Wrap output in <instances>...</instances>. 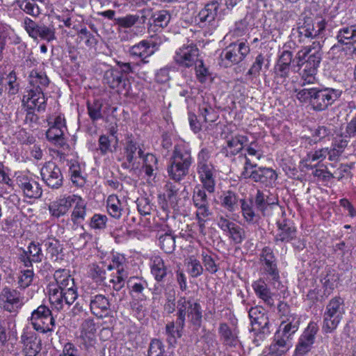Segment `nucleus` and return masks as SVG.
Segmentation results:
<instances>
[{
    "instance_id": "obj_1",
    "label": "nucleus",
    "mask_w": 356,
    "mask_h": 356,
    "mask_svg": "<svg viewBox=\"0 0 356 356\" xmlns=\"http://www.w3.org/2000/svg\"><path fill=\"white\" fill-rule=\"evenodd\" d=\"M55 283H50L48 286L49 301L57 311L69 307L77 299V289L74 278L67 269H58L54 273Z\"/></svg>"
},
{
    "instance_id": "obj_2",
    "label": "nucleus",
    "mask_w": 356,
    "mask_h": 356,
    "mask_svg": "<svg viewBox=\"0 0 356 356\" xmlns=\"http://www.w3.org/2000/svg\"><path fill=\"white\" fill-rule=\"evenodd\" d=\"M322 55V44L320 41H314L311 45L305 47L298 52L296 55L298 65L304 67L300 73L302 86L313 83L316 80L315 75L321 61Z\"/></svg>"
},
{
    "instance_id": "obj_3",
    "label": "nucleus",
    "mask_w": 356,
    "mask_h": 356,
    "mask_svg": "<svg viewBox=\"0 0 356 356\" xmlns=\"http://www.w3.org/2000/svg\"><path fill=\"white\" fill-rule=\"evenodd\" d=\"M193 163L190 145L184 141L175 144L167 168L169 177L176 182L181 181L188 174Z\"/></svg>"
},
{
    "instance_id": "obj_4",
    "label": "nucleus",
    "mask_w": 356,
    "mask_h": 356,
    "mask_svg": "<svg viewBox=\"0 0 356 356\" xmlns=\"http://www.w3.org/2000/svg\"><path fill=\"white\" fill-rule=\"evenodd\" d=\"M176 316L178 318V325H186V317L189 323L198 330L202 322V309L200 302L193 298L179 296L177 301Z\"/></svg>"
},
{
    "instance_id": "obj_5",
    "label": "nucleus",
    "mask_w": 356,
    "mask_h": 356,
    "mask_svg": "<svg viewBox=\"0 0 356 356\" xmlns=\"http://www.w3.org/2000/svg\"><path fill=\"white\" fill-rule=\"evenodd\" d=\"M211 152L207 148H202L197 156V173L204 188L209 193L215 191L216 170L210 161Z\"/></svg>"
},
{
    "instance_id": "obj_6",
    "label": "nucleus",
    "mask_w": 356,
    "mask_h": 356,
    "mask_svg": "<svg viewBox=\"0 0 356 356\" xmlns=\"http://www.w3.org/2000/svg\"><path fill=\"white\" fill-rule=\"evenodd\" d=\"M241 177L250 179L254 182H259L270 186L274 184L277 178L275 171L270 168L259 167L256 163L245 156V162Z\"/></svg>"
},
{
    "instance_id": "obj_7",
    "label": "nucleus",
    "mask_w": 356,
    "mask_h": 356,
    "mask_svg": "<svg viewBox=\"0 0 356 356\" xmlns=\"http://www.w3.org/2000/svg\"><path fill=\"white\" fill-rule=\"evenodd\" d=\"M343 299L339 296L332 298L326 305L323 314V331L331 333L335 330L345 313Z\"/></svg>"
},
{
    "instance_id": "obj_8",
    "label": "nucleus",
    "mask_w": 356,
    "mask_h": 356,
    "mask_svg": "<svg viewBox=\"0 0 356 356\" xmlns=\"http://www.w3.org/2000/svg\"><path fill=\"white\" fill-rule=\"evenodd\" d=\"M259 260L262 274L266 276V280L273 288L280 289L282 285L280 282L277 259L273 250L269 247L264 248L260 254Z\"/></svg>"
},
{
    "instance_id": "obj_9",
    "label": "nucleus",
    "mask_w": 356,
    "mask_h": 356,
    "mask_svg": "<svg viewBox=\"0 0 356 356\" xmlns=\"http://www.w3.org/2000/svg\"><path fill=\"white\" fill-rule=\"evenodd\" d=\"M252 330L256 331L254 342L264 341L270 333V321L268 314L264 308L259 306L252 307L248 311Z\"/></svg>"
},
{
    "instance_id": "obj_10",
    "label": "nucleus",
    "mask_w": 356,
    "mask_h": 356,
    "mask_svg": "<svg viewBox=\"0 0 356 356\" xmlns=\"http://www.w3.org/2000/svg\"><path fill=\"white\" fill-rule=\"evenodd\" d=\"M29 321L35 330L43 334L54 332L56 327L51 311L44 305L32 312Z\"/></svg>"
},
{
    "instance_id": "obj_11",
    "label": "nucleus",
    "mask_w": 356,
    "mask_h": 356,
    "mask_svg": "<svg viewBox=\"0 0 356 356\" xmlns=\"http://www.w3.org/2000/svg\"><path fill=\"white\" fill-rule=\"evenodd\" d=\"M341 93V90L332 88H315L311 106L316 111H325L340 97Z\"/></svg>"
},
{
    "instance_id": "obj_12",
    "label": "nucleus",
    "mask_w": 356,
    "mask_h": 356,
    "mask_svg": "<svg viewBox=\"0 0 356 356\" xmlns=\"http://www.w3.org/2000/svg\"><path fill=\"white\" fill-rule=\"evenodd\" d=\"M23 27L28 35L34 40L40 38L49 42L56 39V29L54 26L39 24L31 18L26 17L23 20Z\"/></svg>"
},
{
    "instance_id": "obj_13",
    "label": "nucleus",
    "mask_w": 356,
    "mask_h": 356,
    "mask_svg": "<svg viewBox=\"0 0 356 356\" xmlns=\"http://www.w3.org/2000/svg\"><path fill=\"white\" fill-rule=\"evenodd\" d=\"M207 191L204 186H195L193 194V202L196 211V218L197 220L200 228L202 231L204 228L206 218L211 215L209 209V203L206 194Z\"/></svg>"
},
{
    "instance_id": "obj_14",
    "label": "nucleus",
    "mask_w": 356,
    "mask_h": 356,
    "mask_svg": "<svg viewBox=\"0 0 356 356\" xmlns=\"http://www.w3.org/2000/svg\"><path fill=\"white\" fill-rule=\"evenodd\" d=\"M318 332V326L317 323L311 321L298 338L294 356H307L313 348Z\"/></svg>"
},
{
    "instance_id": "obj_15",
    "label": "nucleus",
    "mask_w": 356,
    "mask_h": 356,
    "mask_svg": "<svg viewBox=\"0 0 356 356\" xmlns=\"http://www.w3.org/2000/svg\"><path fill=\"white\" fill-rule=\"evenodd\" d=\"M200 50L193 43L183 44L175 51L173 60L179 67L189 68L200 60Z\"/></svg>"
},
{
    "instance_id": "obj_16",
    "label": "nucleus",
    "mask_w": 356,
    "mask_h": 356,
    "mask_svg": "<svg viewBox=\"0 0 356 356\" xmlns=\"http://www.w3.org/2000/svg\"><path fill=\"white\" fill-rule=\"evenodd\" d=\"M217 225L235 244H241L245 238L244 229L230 220L227 217L223 216H218Z\"/></svg>"
},
{
    "instance_id": "obj_17",
    "label": "nucleus",
    "mask_w": 356,
    "mask_h": 356,
    "mask_svg": "<svg viewBox=\"0 0 356 356\" xmlns=\"http://www.w3.org/2000/svg\"><path fill=\"white\" fill-rule=\"evenodd\" d=\"M40 175L49 188L57 189L63 185V177L61 170L54 162H46L40 169Z\"/></svg>"
},
{
    "instance_id": "obj_18",
    "label": "nucleus",
    "mask_w": 356,
    "mask_h": 356,
    "mask_svg": "<svg viewBox=\"0 0 356 356\" xmlns=\"http://www.w3.org/2000/svg\"><path fill=\"white\" fill-rule=\"evenodd\" d=\"M24 296L16 289L4 286L0 292V302L4 310L14 312L20 308L24 303Z\"/></svg>"
},
{
    "instance_id": "obj_19",
    "label": "nucleus",
    "mask_w": 356,
    "mask_h": 356,
    "mask_svg": "<svg viewBox=\"0 0 356 356\" xmlns=\"http://www.w3.org/2000/svg\"><path fill=\"white\" fill-rule=\"evenodd\" d=\"M250 47L245 42L233 43L229 44L221 53V58L225 60V65L237 64L242 61L249 54Z\"/></svg>"
},
{
    "instance_id": "obj_20",
    "label": "nucleus",
    "mask_w": 356,
    "mask_h": 356,
    "mask_svg": "<svg viewBox=\"0 0 356 356\" xmlns=\"http://www.w3.org/2000/svg\"><path fill=\"white\" fill-rule=\"evenodd\" d=\"M66 129L64 116L61 115L56 116L52 125L47 131V140L58 147H63L66 144V140L64 137V131Z\"/></svg>"
},
{
    "instance_id": "obj_21",
    "label": "nucleus",
    "mask_w": 356,
    "mask_h": 356,
    "mask_svg": "<svg viewBox=\"0 0 356 356\" xmlns=\"http://www.w3.org/2000/svg\"><path fill=\"white\" fill-rule=\"evenodd\" d=\"M220 3L216 1H211L199 12L195 17V21L200 27L204 28L213 26L218 17Z\"/></svg>"
},
{
    "instance_id": "obj_22",
    "label": "nucleus",
    "mask_w": 356,
    "mask_h": 356,
    "mask_svg": "<svg viewBox=\"0 0 356 356\" xmlns=\"http://www.w3.org/2000/svg\"><path fill=\"white\" fill-rule=\"evenodd\" d=\"M89 305L91 313L98 318L107 317L111 313V304L108 298L104 295H91Z\"/></svg>"
},
{
    "instance_id": "obj_23",
    "label": "nucleus",
    "mask_w": 356,
    "mask_h": 356,
    "mask_svg": "<svg viewBox=\"0 0 356 356\" xmlns=\"http://www.w3.org/2000/svg\"><path fill=\"white\" fill-rule=\"evenodd\" d=\"M17 184L25 197L38 199L42 196V189L33 178L26 175H19L17 177Z\"/></svg>"
},
{
    "instance_id": "obj_24",
    "label": "nucleus",
    "mask_w": 356,
    "mask_h": 356,
    "mask_svg": "<svg viewBox=\"0 0 356 356\" xmlns=\"http://www.w3.org/2000/svg\"><path fill=\"white\" fill-rule=\"evenodd\" d=\"M136 153L138 157L142 158L143 156V150L136 142L133 140L127 141L124 147L125 161L122 163V167L124 169L131 170L138 167L136 165Z\"/></svg>"
},
{
    "instance_id": "obj_25",
    "label": "nucleus",
    "mask_w": 356,
    "mask_h": 356,
    "mask_svg": "<svg viewBox=\"0 0 356 356\" xmlns=\"http://www.w3.org/2000/svg\"><path fill=\"white\" fill-rule=\"evenodd\" d=\"M325 26L326 22L324 19L314 22L312 19H308L298 26V32L300 36L314 38L319 36L324 31Z\"/></svg>"
},
{
    "instance_id": "obj_26",
    "label": "nucleus",
    "mask_w": 356,
    "mask_h": 356,
    "mask_svg": "<svg viewBox=\"0 0 356 356\" xmlns=\"http://www.w3.org/2000/svg\"><path fill=\"white\" fill-rule=\"evenodd\" d=\"M218 334L222 343L227 348H235L239 343L238 330L230 327L225 323H221L218 327Z\"/></svg>"
},
{
    "instance_id": "obj_27",
    "label": "nucleus",
    "mask_w": 356,
    "mask_h": 356,
    "mask_svg": "<svg viewBox=\"0 0 356 356\" xmlns=\"http://www.w3.org/2000/svg\"><path fill=\"white\" fill-rule=\"evenodd\" d=\"M71 220L74 229L77 228L85 220L86 216V202L79 195L72 194Z\"/></svg>"
},
{
    "instance_id": "obj_28",
    "label": "nucleus",
    "mask_w": 356,
    "mask_h": 356,
    "mask_svg": "<svg viewBox=\"0 0 356 356\" xmlns=\"http://www.w3.org/2000/svg\"><path fill=\"white\" fill-rule=\"evenodd\" d=\"M23 102L28 110L43 111L46 108V99L42 91L29 89L23 97Z\"/></svg>"
},
{
    "instance_id": "obj_29",
    "label": "nucleus",
    "mask_w": 356,
    "mask_h": 356,
    "mask_svg": "<svg viewBox=\"0 0 356 356\" xmlns=\"http://www.w3.org/2000/svg\"><path fill=\"white\" fill-rule=\"evenodd\" d=\"M72 195L60 196L49 205V211L51 216L58 218L65 216L72 207Z\"/></svg>"
},
{
    "instance_id": "obj_30",
    "label": "nucleus",
    "mask_w": 356,
    "mask_h": 356,
    "mask_svg": "<svg viewBox=\"0 0 356 356\" xmlns=\"http://www.w3.org/2000/svg\"><path fill=\"white\" fill-rule=\"evenodd\" d=\"M23 353L26 356H36L41 350V339L33 333L23 334L21 337Z\"/></svg>"
},
{
    "instance_id": "obj_31",
    "label": "nucleus",
    "mask_w": 356,
    "mask_h": 356,
    "mask_svg": "<svg viewBox=\"0 0 356 356\" xmlns=\"http://www.w3.org/2000/svg\"><path fill=\"white\" fill-rule=\"evenodd\" d=\"M277 232L275 240L276 242L288 243L296 238V229L289 220L284 219L277 222Z\"/></svg>"
},
{
    "instance_id": "obj_32",
    "label": "nucleus",
    "mask_w": 356,
    "mask_h": 356,
    "mask_svg": "<svg viewBox=\"0 0 356 356\" xmlns=\"http://www.w3.org/2000/svg\"><path fill=\"white\" fill-rule=\"evenodd\" d=\"M154 45L147 40H142L129 49L131 56L140 58L143 63H147V58L154 54Z\"/></svg>"
},
{
    "instance_id": "obj_33",
    "label": "nucleus",
    "mask_w": 356,
    "mask_h": 356,
    "mask_svg": "<svg viewBox=\"0 0 356 356\" xmlns=\"http://www.w3.org/2000/svg\"><path fill=\"white\" fill-rule=\"evenodd\" d=\"M151 274L157 282H163L170 270L163 259L159 256H154L150 259Z\"/></svg>"
},
{
    "instance_id": "obj_34",
    "label": "nucleus",
    "mask_w": 356,
    "mask_h": 356,
    "mask_svg": "<svg viewBox=\"0 0 356 356\" xmlns=\"http://www.w3.org/2000/svg\"><path fill=\"white\" fill-rule=\"evenodd\" d=\"M300 323V316H293L280 323L276 333L283 338L292 340L293 334L298 331Z\"/></svg>"
},
{
    "instance_id": "obj_35",
    "label": "nucleus",
    "mask_w": 356,
    "mask_h": 356,
    "mask_svg": "<svg viewBox=\"0 0 356 356\" xmlns=\"http://www.w3.org/2000/svg\"><path fill=\"white\" fill-rule=\"evenodd\" d=\"M252 289L256 296L262 300L265 304L272 307L274 305L273 293L268 288L266 281L263 278H259L252 284Z\"/></svg>"
},
{
    "instance_id": "obj_36",
    "label": "nucleus",
    "mask_w": 356,
    "mask_h": 356,
    "mask_svg": "<svg viewBox=\"0 0 356 356\" xmlns=\"http://www.w3.org/2000/svg\"><path fill=\"white\" fill-rule=\"evenodd\" d=\"M29 89L44 92L49 84V79L44 72L33 70L29 75Z\"/></svg>"
},
{
    "instance_id": "obj_37",
    "label": "nucleus",
    "mask_w": 356,
    "mask_h": 356,
    "mask_svg": "<svg viewBox=\"0 0 356 356\" xmlns=\"http://www.w3.org/2000/svg\"><path fill=\"white\" fill-rule=\"evenodd\" d=\"M248 138L242 135H236L227 138V145L223 148L224 153L227 156H234L243 149V144L247 141Z\"/></svg>"
},
{
    "instance_id": "obj_38",
    "label": "nucleus",
    "mask_w": 356,
    "mask_h": 356,
    "mask_svg": "<svg viewBox=\"0 0 356 356\" xmlns=\"http://www.w3.org/2000/svg\"><path fill=\"white\" fill-rule=\"evenodd\" d=\"M292 346L291 341L283 338L275 333L274 342L269 347V354L273 356H282L285 354Z\"/></svg>"
},
{
    "instance_id": "obj_39",
    "label": "nucleus",
    "mask_w": 356,
    "mask_h": 356,
    "mask_svg": "<svg viewBox=\"0 0 356 356\" xmlns=\"http://www.w3.org/2000/svg\"><path fill=\"white\" fill-rule=\"evenodd\" d=\"M147 17L143 15H127L124 17L114 19L115 24L121 28H131L136 24H145Z\"/></svg>"
},
{
    "instance_id": "obj_40",
    "label": "nucleus",
    "mask_w": 356,
    "mask_h": 356,
    "mask_svg": "<svg viewBox=\"0 0 356 356\" xmlns=\"http://www.w3.org/2000/svg\"><path fill=\"white\" fill-rule=\"evenodd\" d=\"M147 283L143 277H130L127 280V287L132 298L145 296L143 292Z\"/></svg>"
},
{
    "instance_id": "obj_41",
    "label": "nucleus",
    "mask_w": 356,
    "mask_h": 356,
    "mask_svg": "<svg viewBox=\"0 0 356 356\" xmlns=\"http://www.w3.org/2000/svg\"><path fill=\"white\" fill-rule=\"evenodd\" d=\"M104 83L112 89L118 88L120 84H125L126 79L123 76L119 70L111 68L104 72Z\"/></svg>"
},
{
    "instance_id": "obj_42",
    "label": "nucleus",
    "mask_w": 356,
    "mask_h": 356,
    "mask_svg": "<svg viewBox=\"0 0 356 356\" xmlns=\"http://www.w3.org/2000/svg\"><path fill=\"white\" fill-rule=\"evenodd\" d=\"M220 202L223 208L233 212L238 209V196L232 191H223L220 196Z\"/></svg>"
},
{
    "instance_id": "obj_43",
    "label": "nucleus",
    "mask_w": 356,
    "mask_h": 356,
    "mask_svg": "<svg viewBox=\"0 0 356 356\" xmlns=\"http://www.w3.org/2000/svg\"><path fill=\"white\" fill-rule=\"evenodd\" d=\"M185 325H179L177 318L175 322L170 321L166 324L165 333L167 335V341L170 344L175 343L177 338L181 337Z\"/></svg>"
},
{
    "instance_id": "obj_44",
    "label": "nucleus",
    "mask_w": 356,
    "mask_h": 356,
    "mask_svg": "<svg viewBox=\"0 0 356 356\" xmlns=\"http://www.w3.org/2000/svg\"><path fill=\"white\" fill-rule=\"evenodd\" d=\"M107 211L111 216L119 219L122 216L123 207L121 201L115 195H111L106 200Z\"/></svg>"
},
{
    "instance_id": "obj_45",
    "label": "nucleus",
    "mask_w": 356,
    "mask_h": 356,
    "mask_svg": "<svg viewBox=\"0 0 356 356\" xmlns=\"http://www.w3.org/2000/svg\"><path fill=\"white\" fill-rule=\"evenodd\" d=\"M337 38L341 44H348L356 42V25L340 29Z\"/></svg>"
},
{
    "instance_id": "obj_46",
    "label": "nucleus",
    "mask_w": 356,
    "mask_h": 356,
    "mask_svg": "<svg viewBox=\"0 0 356 356\" xmlns=\"http://www.w3.org/2000/svg\"><path fill=\"white\" fill-rule=\"evenodd\" d=\"M15 3L26 15L34 18H38L41 14L40 8L34 0H16Z\"/></svg>"
},
{
    "instance_id": "obj_47",
    "label": "nucleus",
    "mask_w": 356,
    "mask_h": 356,
    "mask_svg": "<svg viewBox=\"0 0 356 356\" xmlns=\"http://www.w3.org/2000/svg\"><path fill=\"white\" fill-rule=\"evenodd\" d=\"M88 113L90 118L94 122L102 119L106 113V108L103 109V102L101 99H95L92 103H87Z\"/></svg>"
},
{
    "instance_id": "obj_48",
    "label": "nucleus",
    "mask_w": 356,
    "mask_h": 356,
    "mask_svg": "<svg viewBox=\"0 0 356 356\" xmlns=\"http://www.w3.org/2000/svg\"><path fill=\"white\" fill-rule=\"evenodd\" d=\"M95 324L92 320L87 319L83 323L81 337L85 342L88 341L90 346H92L95 343Z\"/></svg>"
},
{
    "instance_id": "obj_49",
    "label": "nucleus",
    "mask_w": 356,
    "mask_h": 356,
    "mask_svg": "<svg viewBox=\"0 0 356 356\" xmlns=\"http://www.w3.org/2000/svg\"><path fill=\"white\" fill-rule=\"evenodd\" d=\"M202 339L204 342L203 349L205 353L214 355L215 350L218 347L216 334L210 331H206Z\"/></svg>"
},
{
    "instance_id": "obj_50",
    "label": "nucleus",
    "mask_w": 356,
    "mask_h": 356,
    "mask_svg": "<svg viewBox=\"0 0 356 356\" xmlns=\"http://www.w3.org/2000/svg\"><path fill=\"white\" fill-rule=\"evenodd\" d=\"M70 173L72 183L78 186L82 187L86 183V179L82 175L81 166L76 161L71 162L70 165Z\"/></svg>"
},
{
    "instance_id": "obj_51",
    "label": "nucleus",
    "mask_w": 356,
    "mask_h": 356,
    "mask_svg": "<svg viewBox=\"0 0 356 356\" xmlns=\"http://www.w3.org/2000/svg\"><path fill=\"white\" fill-rule=\"evenodd\" d=\"M242 215L245 220L248 223H254L257 220V216L254 211L252 202L240 200Z\"/></svg>"
},
{
    "instance_id": "obj_52",
    "label": "nucleus",
    "mask_w": 356,
    "mask_h": 356,
    "mask_svg": "<svg viewBox=\"0 0 356 356\" xmlns=\"http://www.w3.org/2000/svg\"><path fill=\"white\" fill-rule=\"evenodd\" d=\"M245 154L243 155L245 159L246 155L250 159H255L259 161L264 156V152L262 150V146L259 144L257 141H252L245 147L243 148ZM253 161L252 160H251Z\"/></svg>"
},
{
    "instance_id": "obj_53",
    "label": "nucleus",
    "mask_w": 356,
    "mask_h": 356,
    "mask_svg": "<svg viewBox=\"0 0 356 356\" xmlns=\"http://www.w3.org/2000/svg\"><path fill=\"white\" fill-rule=\"evenodd\" d=\"M160 248L165 253H172L175 249V238L171 232L161 234L159 238Z\"/></svg>"
},
{
    "instance_id": "obj_54",
    "label": "nucleus",
    "mask_w": 356,
    "mask_h": 356,
    "mask_svg": "<svg viewBox=\"0 0 356 356\" xmlns=\"http://www.w3.org/2000/svg\"><path fill=\"white\" fill-rule=\"evenodd\" d=\"M47 254H49L50 258L54 261L58 260V255L62 252L63 248L60 242L55 238H49L44 243Z\"/></svg>"
},
{
    "instance_id": "obj_55",
    "label": "nucleus",
    "mask_w": 356,
    "mask_h": 356,
    "mask_svg": "<svg viewBox=\"0 0 356 356\" xmlns=\"http://www.w3.org/2000/svg\"><path fill=\"white\" fill-rule=\"evenodd\" d=\"M339 275L334 273L329 272L321 280L325 294L330 295L337 285Z\"/></svg>"
},
{
    "instance_id": "obj_56",
    "label": "nucleus",
    "mask_w": 356,
    "mask_h": 356,
    "mask_svg": "<svg viewBox=\"0 0 356 356\" xmlns=\"http://www.w3.org/2000/svg\"><path fill=\"white\" fill-rule=\"evenodd\" d=\"M128 277L127 270L117 271L115 274L111 275L110 282L113 284V289L116 291H120L125 284V280Z\"/></svg>"
},
{
    "instance_id": "obj_57",
    "label": "nucleus",
    "mask_w": 356,
    "mask_h": 356,
    "mask_svg": "<svg viewBox=\"0 0 356 356\" xmlns=\"http://www.w3.org/2000/svg\"><path fill=\"white\" fill-rule=\"evenodd\" d=\"M152 18L155 26L164 28L167 26L170 20V15L168 10H161L154 13Z\"/></svg>"
},
{
    "instance_id": "obj_58",
    "label": "nucleus",
    "mask_w": 356,
    "mask_h": 356,
    "mask_svg": "<svg viewBox=\"0 0 356 356\" xmlns=\"http://www.w3.org/2000/svg\"><path fill=\"white\" fill-rule=\"evenodd\" d=\"M291 66L276 63L274 67L275 80L277 83H284L290 74Z\"/></svg>"
},
{
    "instance_id": "obj_59",
    "label": "nucleus",
    "mask_w": 356,
    "mask_h": 356,
    "mask_svg": "<svg viewBox=\"0 0 356 356\" xmlns=\"http://www.w3.org/2000/svg\"><path fill=\"white\" fill-rule=\"evenodd\" d=\"M178 189L172 183H167L165 186L164 197L172 208H175L177 203Z\"/></svg>"
},
{
    "instance_id": "obj_60",
    "label": "nucleus",
    "mask_w": 356,
    "mask_h": 356,
    "mask_svg": "<svg viewBox=\"0 0 356 356\" xmlns=\"http://www.w3.org/2000/svg\"><path fill=\"white\" fill-rule=\"evenodd\" d=\"M143 168H145V174L151 177L153 175V172L157 168V159L152 154H143Z\"/></svg>"
},
{
    "instance_id": "obj_61",
    "label": "nucleus",
    "mask_w": 356,
    "mask_h": 356,
    "mask_svg": "<svg viewBox=\"0 0 356 356\" xmlns=\"http://www.w3.org/2000/svg\"><path fill=\"white\" fill-rule=\"evenodd\" d=\"M33 277V269L22 270L18 277L19 286L23 289L27 288L31 284Z\"/></svg>"
},
{
    "instance_id": "obj_62",
    "label": "nucleus",
    "mask_w": 356,
    "mask_h": 356,
    "mask_svg": "<svg viewBox=\"0 0 356 356\" xmlns=\"http://www.w3.org/2000/svg\"><path fill=\"white\" fill-rule=\"evenodd\" d=\"M28 256L32 259L34 263L41 262L43 258L42 249L39 244L31 242L26 250Z\"/></svg>"
},
{
    "instance_id": "obj_63",
    "label": "nucleus",
    "mask_w": 356,
    "mask_h": 356,
    "mask_svg": "<svg viewBox=\"0 0 356 356\" xmlns=\"http://www.w3.org/2000/svg\"><path fill=\"white\" fill-rule=\"evenodd\" d=\"M90 275L95 282L103 284L106 280V270L103 266L93 264L90 268Z\"/></svg>"
},
{
    "instance_id": "obj_64",
    "label": "nucleus",
    "mask_w": 356,
    "mask_h": 356,
    "mask_svg": "<svg viewBox=\"0 0 356 356\" xmlns=\"http://www.w3.org/2000/svg\"><path fill=\"white\" fill-rule=\"evenodd\" d=\"M202 257L206 270L210 273H216L218 270V266L216 264L214 257L207 250L202 251Z\"/></svg>"
}]
</instances>
